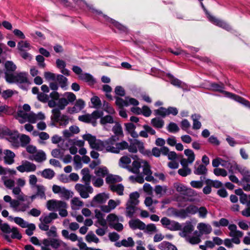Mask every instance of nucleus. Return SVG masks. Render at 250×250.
<instances>
[{
  "label": "nucleus",
  "mask_w": 250,
  "mask_h": 250,
  "mask_svg": "<svg viewBox=\"0 0 250 250\" xmlns=\"http://www.w3.org/2000/svg\"><path fill=\"white\" fill-rule=\"evenodd\" d=\"M174 187L178 192L185 195H191L194 193V190L191 188H188L183 184L176 183L174 184Z\"/></svg>",
  "instance_id": "23"
},
{
  "label": "nucleus",
  "mask_w": 250,
  "mask_h": 250,
  "mask_svg": "<svg viewBox=\"0 0 250 250\" xmlns=\"http://www.w3.org/2000/svg\"><path fill=\"white\" fill-rule=\"evenodd\" d=\"M90 9L92 12L100 15L101 17L104 19L105 21L111 23L113 26L116 27L120 32H126L127 31V28L125 26H123L114 20L107 17L106 15H104L101 11H99L94 8H90Z\"/></svg>",
  "instance_id": "11"
},
{
  "label": "nucleus",
  "mask_w": 250,
  "mask_h": 250,
  "mask_svg": "<svg viewBox=\"0 0 250 250\" xmlns=\"http://www.w3.org/2000/svg\"><path fill=\"white\" fill-rule=\"evenodd\" d=\"M80 132L79 128L76 125H71L68 129L63 131V135L65 138H70L74 134H78Z\"/></svg>",
  "instance_id": "31"
},
{
  "label": "nucleus",
  "mask_w": 250,
  "mask_h": 250,
  "mask_svg": "<svg viewBox=\"0 0 250 250\" xmlns=\"http://www.w3.org/2000/svg\"><path fill=\"white\" fill-rule=\"evenodd\" d=\"M118 137L112 136L104 141V150L108 152L118 153L121 150L126 149L128 143L125 141L118 143Z\"/></svg>",
  "instance_id": "2"
},
{
  "label": "nucleus",
  "mask_w": 250,
  "mask_h": 250,
  "mask_svg": "<svg viewBox=\"0 0 250 250\" xmlns=\"http://www.w3.org/2000/svg\"><path fill=\"white\" fill-rule=\"evenodd\" d=\"M42 250H69V247L62 241L56 238L44 239L42 241Z\"/></svg>",
  "instance_id": "3"
},
{
  "label": "nucleus",
  "mask_w": 250,
  "mask_h": 250,
  "mask_svg": "<svg viewBox=\"0 0 250 250\" xmlns=\"http://www.w3.org/2000/svg\"><path fill=\"white\" fill-rule=\"evenodd\" d=\"M85 240L87 242H94L98 243L99 241V238L92 232H88L85 237Z\"/></svg>",
  "instance_id": "62"
},
{
  "label": "nucleus",
  "mask_w": 250,
  "mask_h": 250,
  "mask_svg": "<svg viewBox=\"0 0 250 250\" xmlns=\"http://www.w3.org/2000/svg\"><path fill=\"white\" fill-rule=\"evenodd\" d=\"M9 219L14 222L19 226L22 228H26L27 226L28 222L23 220L22 218L19 217H12L11 216H9Z\"/></svg>",
  "instance_id": "41"
},
{
  "label": "nucleus",
  "mask_w": 250,
  "mask_h": 250,
  "mask_svg": "<svg viewBox=\"0 0 250 250\" xmlns=\"http://www.w3.org/2000/svg\"><path fill=\"white\" fill-rule=\"evenodd\" d=\"M76 190L83 198H87L89 194L93 192V188L89 184H76L75 186Z\"/></svg>",
  "instance_id": "10"
},
{
  "label": "nucleus",
  "mask_w": 250,
  "mask_h": 250,
  "mask_svg": "<svg viewBox=\"0 0 250 250\" xmlns=\"http://www.w3.org/2000/svg\"><path fill=\"white\" fill-rule=\"evenodd\" d=\"M45 119V115L42 112L35 114L32 112L28 113L26 122L32 124L35 123L38 120H43Z\"/></svg>",
  "instance_id": "26"
},
{
  "label": "nucleus",
  "mask_w": 250,
  "mask_h": 250,
  "mask_svg": "<svg viewBox=\"0 0 250 250\" xmlns=\"http://www.w3.org/2000/svg\"><path fill=\"white\" fill-rule=\"evenodd\" d=\"M12 193L15 195H18L17 197V199H12L9 195H5L3 197L4 201L6 203L10 204V206L12 209L17 212H22V211L17 210V208H19L21 205L25 204V201L21 200L19 198L21 195H24L21 191V188L19 187H13L12 188Z\"/></svg>",
  "instance_id": "5"
},
{
  "label": "nucleus",
  "mask_w": 250,
  "mask_h": 250,
  "mask_svg": "<svg viewBox=\"0 0 250 250\" xmlns=\"http://www.w3.org/2000/svg\"><path fill=\"white\" fill-rule=\"evenodd\" d=\"M85 106L84 102L82 99L78 100L73 107V111L78 112L83 109Z\"/></svg>",
  "instance_id": "50"
},
{
  "label": "nucleus",
  "mask_w": 250,
  "mask_h": 250,
  "mask_svg": "<svg viewBox=\"0 0 250 250\" xmlns=\"http://www.w3.org/2000/svg\"><path fill=\"white\" fill-rule=\"evenodd\" d=\"M17 114L18 117L20 118V119H19V121L21 124L26 122V119H27L28 115V113H27V112L23 111L21 109H20L18 110Z\"/></svg>",
  "instance_id": "54"
},
{
  "label": "nucleus",
  "mask_w": 250,
  "mask_h": 250,
  "mask_svg": "<svg viewBox=\"0 0 250 250\" xmlns=\"http://www.w3.org/2000/svg\"><path fill=\"white\" fill-rule=\"evenodd\" d=\"M0 229L4 233L10 234L11 233V237L12 238H17L20 240L22 237L21 235L19 232L17 228L13 227L11 228L7 223H2V220L0 219Z\"/></svg>",
  "instance_id": "9"
},
{
  "label": "nucleus",
  "mask_w": 250,
  "mask_h": 250,
  "mask_svg": "<svg viewBox=\"0 0 250 250\" xmlns=\"http://www.w3.org/2000/svg\"><path fill=\"white\" fill-rule=\"evenodd\" d=\"M3 157L4 162L7 165H12L14 163L15 153L9 149L4 150Z\"/></svg>",
  "instance_id": "27"
},
{
  "label": "nucleus",
  "mask_w": 250,
  "mask_h": 250,
  "mask_svg": "<svg viewBox=\"0 0 250 250\" xmlns=\"http://www.w3.org/2000/svg\"><path fill=\"white\" fill-rule=\"evenodd\" d=\"M79 78L80 80L87 83L90 86L93 85L96 83L95 79L89 73H85L81 74Z\"/></svg>",
  "instance_id": "32"
},
{
  "label": "nucleus",
  "mask_w": 250,
  "mask_h": 250,
  "mask_svg": "<svg viewBox=\"0 0 250 250\" xmlns=\"http://www.w3.org/2000/svg\"><path fill=\"white\" fill-rule=\"evenodd\" d=\"M116 104L119 107H124L128 106L130 105H137L139 104V102L135 99L126 97L125 99L119 97L116 98Z\"/></svg>",
  "instance_id": "18"
},
{
  "label": "nucleus",
  "mask_w": 250,
  "mask_h": 250,
  "mask_svg": "<svg viewBox=\"0 0 250 250\" xmlns=\"http://www.w3.org/2000/svg\"><path fill=\"white\" fill-rule=\"evenodd\" d=\"M95 217L98 219V222L101 226H105L106 224V222L104 218V214L100 211L98 209H96L95 211Z\"/></svg>",
  "instance_id": "55"
},
{
  "label": "nucleus",
  "mask_w": 250,
  "mask_h": 250,
  "mask_svg": "<svg viewBox=\"0 0 250 250\" xmlns=\"http://www.w3.org/2000/svg\"><path fill=\"white\" fill-rule=\"evenodd\" d=\"M5 78L6 81L8 80V78L10 76H12L14 74V72L17 68L16 65L12 61H6L5 63Z\"/></svg>",
  "instance_id": "24"
},
{
  "label": "nucleus",
  "mask_w": 250,
  "mask_h": 250,
  "mask_svg": "<svg viewBox=\"0 0 250 250\" xmlns=\"http://www.w3.org/2000/svg\"><path fill=\"white\" fill-rule=\"evenodd\" d=\"M16 169L21 173L32 172L36 171L37 166L35 164L27 160L21 161V165L17 167Z\"/></svg>",
  "instance_id": "14"
},
{
  "label": "nucleus",
  "mask_w": 250,
  "mask_h": 250,
  "mask_svg": "<svg viewBox=\"0 0 250 250\" xmlns=\"http://www.w3.org/2000/svg\"><path fill=\"white\" fill-rule=\"evenodd\" d=\"M52 191L54 193L59 194V196L63 199L68 200L72 196V192L63 187L54 185L52 187Z\"/></svg>",
  "instance_id": "17"
},
{
  "label": "nucleus",
  "mask_w": 250,
  "mask_h": 250,
  "mask_svg": "<svg viewBox=\"0 0 250 250\" xmlns=\"http://www.w3.org/2000/svg\"><path fill=\"white\" fill-rule=\"evenodd\" d=\"M184 153L188 157V163L192 164L195 160V154L193 151L189 149H186L184 151Z\"/></svg>",
  "instance_id": "64"
},
{
  "label": "nucleus",
  "mask_w": 250,
  "mask_h": 250,
  "mask_svg": "<svg viewBox=\"0 0 250 250\" xmlns=\"http://www.w3.org/2000/svg\"><path fill=\"white\" fill-rule=\"evenodd\" d=\"M18 48L20 52L27 51L30 49V45L27 42L20 41L18 43Z\"/></svg>",
  "instance_id": "57"
},
{
  "label": "nucleus",
  "mask_w": 250,
  "mask_h": 250,
  "mask_svg": "<svg viewBox=\"0 0 250 250\" xmlns=\"http://www.w3.org/2000/svg\"><path fill=\"white\" fill-rule=\"evenodd\" d=\"M158 248L161 250H177L174 245L167 241L161 242L158 246Z\"/></svg>",
  "instance_id": "37"
},
{
  "label": "nucleus",
  "mask_w": 250,
  "mask_h": 250,
  "mask_svg": "<svg viewBox=\"0 0 250 250\" xmlns=\"http://www.w3.org/2000/svg\"><path fill=\"white\" fill-rule=\"evenodd\" d=\"M62 235L66 239H69L73 242L77 241L78 239L77 235L73 233H69L68 230L63 229L62 231Z\"/></svg>",
  "instance_id": "44"
},
{
  "label": "nucleus",
  "mask_w": 250,
  "mask_h": 250,
  "mask_svg": "<svg viewBox=\"0 0 250 250\" xmlns=\"http://www.w3.org/2000/svg\"><path fill=\"white\" fill-rule=\"evenodd\" d=\"M137 208V207L131 206L126 204L125 211L126 216L129 218L132 217Z\"/></svg>",
  "instance_id": "53"
},
{
  "label": "nucleus",
  "mask_w": 250,
  "mask_h": 250,
  "mask_svg": "<svg viewBox=\"0 0 250 250\" xmlns=\"http://www.w3.org/2000/svg\"><path fill=\"white\" fill-rule=\"evenodd\" d=\"M197 229L198 231V232L201 236L203 235H208L212 231V228L211 225L206 223H199L198 224Z\"/></svg>",
  "instance_id": "21"
},
{
  "label": "nucleus",
  "mask_w": 250,
  "mask_h": 250,
  "mask_svg": "<svg viewBox=\"0 0 250 250\" xmlns=\"http://www.w3.org/2000/svg\"><path fill=\"white\" fill-rule=\"evenodd\" d=\"M81 174L82 175V178L81 181L84 184L90 185L91 179L92 176L90 174V171L88 168H84L81 170Z\"/></svg>",
  "instance_id": "33"
},
{
  "label": "nucleus",
  "mask_w": 250,
  "mask_h": 250,
  "mask_svg": "<svg viewBox=\"0 0 250 250\" xmlns=\"http://www.w3.org/2000/svg\"><path fill=\"white\" fill-rule=\"evenodd\" d=\"M1 180L3 182L4 185L8 188L12 189L15 186V181L5 176H3L1 177Z\"/></svg>",
  "instance_id": "47"
},
{
  "label": "nucleus",
  "mask_w": 250,
  "mask_h": 250,
  "mask_svg": "<svg viewBox=\"0 0 250 250\" xmlns=\"http://www.w3.org/2000/svg\"><path fill=\"white\" fill-rule=\"evenodd\" d=\"M201 6L204 10L206 12L208 18L211 22L228 31H229L231 29L230 26L228 23L224 22V21L216 19L215 17L209 14V13L207 11L204 5L202 2H201Z\"/></svg>",
  "instance_id": "12"
},
{
  "label": "nucleus",
  "mask_w": 250,
  "mask_h": 250,
  "mask_svg": "<svg viewBox=\"0 0 250 250\" xmlns=\"http://www.w3.org/2000/svg\"><path fill=\"white\" fill-rule=\"evenodd\" d=\"M112 130L115 134L114 136H116L118 138L120 136L123 135L122 126L120 124L118 123L113 127Z\"/></svg>",
  "instance_id": "60"
},
{
  "label": "nucleus",
  "mask_w": 250,
  "mask_h": 250,
  "mask_svg": "<svg viewBox=\"0 0 250 250\" xmlns=\"http://www.w3.org/2000/svg\"><path fill=\"white\" fill-rule=\"evenodd\" d=\"M173 214L176 217H180L182 219H185L188 217L186 208L181 209H174L173 210Z\"/></svg>",
  "instance_id": "52"
},
{
  "label": "nucleus",
  "mask_w": 250,
  "mask_h": 250,
  "mask_svg": "<svg viewBox=\"0 0 250 250\" xmlns=\"http://www.w3.org/2000/svg\"><path fill=\"white\" fill-rule=\"evenodd\" d=\"M52 115L51 119L53 123L59 124L61 126H66L69 123V118L67 116L61 114L60 109L58 108L53 109Z\"/></svg>",
  "instance_id": "8"
},
{
  "label": "nucleus",
  "mask_w": 250,
  "mask_h": 250,
  "mask_svg": "<svg viewBox=\"0 0 250 250\" xmlns=\"http://www.w3.org/2000/svg\"><path fill=\"white\" fill-rule=\"evenodd\" d=\"M144 203L151 212L154 213L155 212V208L152 206V204L153 203L156 204L157 203V201H153L151 197H147L146 198Z\"/></svg>",
  "instance_id": "51"
},
{
  "label": "nucleus",
  "mask_w": 250,
  "mask_h": 250,
  "mask_svg": "<svg viewBox=\"0 0 250 250\" xmlns=\"http://www.w3.org/2000/svg\"><path fill=\"white\" fill-rule=\"evenodd\" d=\"M229 221L228 219L222 218L219 221H214L212 222V225L216 228H219L220 227H227L229 226Z\"/></svg>",
  "instance_id": "45"
},
{
  "label": "nucleus",
  "mask_w": 250,
  "mask_h": 250,
  "mask_svg": "<svg viewBox=\"0 0 250 250\" xmlns=\"http://www.w3.org/2000/svg\"><path fill=\"white\" fill-rule=\"evenodd\" d=\"M95 173L99 177H104L108 175V169L106 167H100L95 171Z\"/></svg>",
  "instance_id": "56"
},
{
  "label": "nucleus",
  "mask_w": 250,
  "mask_h": 250,
  "mask_svg": "<svg viewBox=\"0 0 250 250\" xmlns=\"http://www.w3.org/2000/svg\"><path fill=\"white\" fill-rule=\"evenodd\" d=\"M65 206V202L56 200H50L47 202L46 207L50 211H57Z\"/></svg>",
  "instance_id": "19"
},
{
  "label": "nucleus",
  "mask_w": 250,
  "mask_h": 250,
  "mask_svg": "<svg viewBox=\"0 0 250 250\" xmlns=\"http://www.w3.org/2000/svg\"><path fill=\"white\" fill-rule=\"evenodd\" d=\"M201 235L198 233L197 230L194 232L193 235H188L186 237L187 242L192 245L198 244L201 242Z\"/></svg>",
  "instance_id": "30"
},
{
  "label": "nucleus",
  "mask_w": 250,
  "mask_h": 250,
  "mask_svg": "<svg viewBox=\"0 0 250 250\" xmlns=\"http://www.w3.org/2000/svg\"><path fill=\"white\" fill-rule=\"evenodd\" d=\"M0 133L7 136V139L15 147L20 146L19 142V135L17 131H12L6 127L0 128Z\"/></svg>",
  "instance_id": "6"
},
{
  "label": "nucleus",
  "mask_w": 250,
  "mask_h": 250,
  "mask_svg": "<svg viewBox=\"0 0 250 250\" xmlns=\"http://www.w3.org/2000/svg\"><path fill=\"white\" fill-rule=\"evenodd\" d=\"M207 168L206 166L203 165H200L194 170V173L196 175H204L207 173Z\"/></svg>",
  "instance_id": "61"
},
{
  "label": "nucleus",
  "mask_w": 250,
  "mask_h": 250,
  "mask_svg": "<svg viewBox=\"0 0 250 250\" xmlns=\"http://www.w3.org/2000/svg\"><path fill=\"white\" fill-rule=\"evenodd\" d=\"M205 183L207 185H209L211 187H213L216 188H220L222 187V183L218 180H212L210 179H207L205 181Z\"/></svg>",
  "instance_id": "63"
},
{
  "label": "nucleus",
  "mask_w": 250,
  "mask_h": 250,
  "mask_svg": "<svg viewBox=\"0 0 250 250\" xmlns=\"http://www.w3.org/2000/svg\"><path fill=\"white\" fill-rule=\"evenodd\" d=\"M109 198L108 194L105 193H100L94 197L92 201L91 205L92 206H97L99 205L104 204L106 202L107 200Z\"/></svg>",
  "instance_id": "22"
},
{
  "label": "nucleus",
  "mask_w": 250,
  "mask_h": 250,
  "mask_svg": "<svg viewBox=\"0 0 250 250\" xmlns=\"http://www.w3.org/2000/svg\"><path fill=\"white\" fill-rule=\"evenodd\" d=\"M194 229V226L190 222H188L183 227L180 235L184 237H187Z\"/></svg>",
  "instance_id": "35"
},
{
  "label": "nucleus",
  "mask_w": 250,
  "mask_h": 250,
  "mask_svg": "<svg viewBox=\"0 0 250 250\" xmlns=\"http://www.w3.org/2000/svg\"><path fill=\"white\" fill-rule=\"evenodd\" d=\"M30 137L26 135L25 134H21L20 136L19 135V142L20 146L22 147H25L27 146V145L30 142Z\"/></svg>",
  "instance_id": "48"
},
{
  "label": "nucleus",
  "mask_w": 250,
  "mask_h": 250,
  "mask_svg": "<svg viewBox=\"0 0 250 250\" xmlns=\"http://www.w3.org/2000/svg\"><path fill=\"white\" fill-rule=\"evenodd\" d=\"M41 175L42 177L45 179H51L55 176V172L50 168H46L42 171Z\"/></svg>",
  "instance_id": "49"
},
{
  "label": "nucleus",
  "mask_w": 250,
  "mask_h": 250,
  "mask_svg": "<svg viewBox=\"0 0 250 250\" xmlns=\"http://www.w3.org/2000/svg\"><path fill=\"white\" fill-rule=\"evenodd\" d=\"M83 138L88 141L91 148L99 151L104 150V141L97 139L95 136L90 134L84 135Z\"/></svg>",
  "instance_id": "7"
},
{
  "label": "nucleus",
  "mask_w": 250,
  "mask_h": 250,
  "mask_svg": "<svg viewBox=\"0 0 250 250\" xmlns=\"http://www.w3.org/2000/svg\"><path fill=\"white\" fill-rule=\"evenodd\" d=\"M29 159L32 161H35L38 163H41L45 161L46 159V157L44 152L42 150H40L37 151L34 154L30 156Z\"/></svg>",
  "instance_id": "28"
},
{
  "label": "nucleus",
  "mask_w": 250,
  "mask_h": 250,
  "mask_svg": "<svg viewBox=\"0 0 250 250\" xmlns=\"http://www.w3.org/2000/svg\"><path fill=\"white\" fill-rule=\"evenodd\" d=\"M57 217L58 214L56 213L50 212L47 215L42 216L40 218V220L41 222H43L48 224L51 223L53 220L57 218Z\"/></svg>",
  "instance_id": "34"
},
{
  "label": "nucleus",
  "mask_w": 250,
  "mask_h": 250,
  "mask_svg": "<svg viewBox=\"0 0 250 250\" xmlns=\"http://www.w3.org/2000/svg\"><path fill=\"white\" fill-rule=\"evenodd\" d=\"M161 223L164 228L171 231L180 230L181 228L179 223L173 220H171L166 217H163L161 219Z\"/></svg>",
  "instance_id": "16"
},
{
  "label": "nucleus",
  "mask_w": 250,
  "mask_h": 250,
  "mask_svg": "<svg viewBox=\"0 0 250 250\" xmlns=\"http://www.w3.org/2000/svg\"><path fill=\"white\" fill-rule=\"evenodd\" d=\"M142 162H144V161H140V160H135L134 161L132 164V167L130 169V170L132 172L134 173H138L139 172V169L141 167V166L143 165Z\"/></svg>",
  "instance_id": "46"
},
{
  "label": "nucleus",
  "mask_w": 250,
  "mask_h": 250,
  "mask_svg": "<svg viewBox=\"0 0 250 250\" xmlns=\"http://www.w3.org/2000/svg\"><path fill=\"white\" fill-rule=\"evenodd\" d=\"M71 208L73 209H79L83 205V203L78 197L73 198L71 201Z\"/></svg>",
  "instance_id": "43"
},
{
  "label": "nucleus",
  "mask_w": 250,
  "mask_h": 250,
  "mask_svg": "<svg viewBox=\"0 0 250 250\" xmlns=\"http://www.w3.org/2000/svg\"><path fill=\"white\" fill-rule=\"evenodd\" d=\"M122 180V178L116 175L108 174L106 177L105 181L108 184L113 185L115 183L121 182Z\"/></svg>",
  "instance_id": "38"
},
{
  "label": "nucleus",
  "mask_w": 250,
  "mask_h": 250,
  "mask_svg": "<svg viewBox=\"0 0 250 250\" xmlns=\"http://www.w3.org/2000/svg\"><path fill=\"white\" fill-rule=\"evenodd\" d=\"M128 151L131 153H136L138 149L140 152H143L144 143L137 139H134L130 142V145H128Z\"/></svg>",
  "instance_id": "20"
},
{
  "label": "nucleus",
  "mask_w": 250,
  "mask_h": 250,
  "mask_svg": "<svg viewBox=\"0 0 250 250\" xmlns=\"http://www.w3.org/2000/svg\"><path fill=\"white\" fill-rule=\"evenodd\" d=\"M37 191L36 194L29 196L26 195H21L19 199L21 200L25 201V204L21 205L19 208H17V210L25 211L30 207V205L33 200L37 197H39L41 199H45L46 196L45 194V188L42 185L36 186L35 187Z\"/></svg>",
  "instance_id": "1"
},
{
  "label": "nucleus",
  "mask_w": 250,
  "mask_h": 250,
  "mask_svg": "<svg viewBox=\"0 0 250 250\" xmlns=\"http://www.w3.org/2000/svg\"><path fill=\"white\" fill-rule=\"evenodd\" d=\"M210 89L214 91L219 92L225 95L227 97L234 99L236 101L250 107V102L245 99L230 92L224 90V85L223 83H212L210 85Z\"/></svg>",
  "instance_id": "4"
},
{
  "label": "nucleus",
  "mask_w": 250,
  "mask_h": 250,
  "mask_svg": "<svg viewBox=\"0 0 250 250\" xmlns=\"http://www.w3.org/2000/svg\"><path fill=\"white\" fill-rule=\"evenodd\" d=\"M56 81L62 89L66 90L67 86V79L62 75H57Z\"/></svg>",
  "instance_id": "42"
},
{
  "label": "nucleus",
  "mask_w": 250,
  "mask_h": 250,
  "mask_svg": "<svg viewBox=\"0 0 250 250\" xmlns=\"http://www.w3.org/2000/svg\"><path fill=\"white\" fill-rule=\"evenodd\" d=\"M139 194L137 192H132L129 195V199L126 203L127 204L137 207L139 203L138 198Z\"/></svg>",
  "instance_id": "36"
},
{
  "label": "nucleus",
  "mask_w": 250,
  "mask_h": 250,
  "mask_svg": "<svg viewBox=\"0 0 250 250\" xmlns=\"http://www.w3.org/2000/svg\"><path fill=\"white\" fill-rule=\"evenodd\" d=\"M109 188L111 191L116 192L119 195L124 194V187L121 184L110 185Z\"/></svg>",
  "instance_id": "40"
},
{
  "label": "nucleus",
  "mask_w": 250,
  "mask_h": 250,
  "mask_svg": "<svg viewBox=\"0 0 250 250\" xmlns=\"http://www.w3.org/2000/svg\"><path fill=\"white\" fill-rule=\"evenodd\" d=\"M27 75V73L25 72L15 73L8 78L7 82L9 83H28Z\"/></svg>",
  "instance_id": "15"
},
{
  "label": "nucleus",
  "mask_w": 250,
  "mask_h": 250,
  "mask_svg": "<svg viewBox=\"0 0 250 250\" xmlns=\"http://www.w3.org/2000/svg\"><path fill=\"white\" fill-rule=\"evenodd\" d=\"M191 119L193 120L192 128L193 129H199L201 127V123L199 122L201 116L200 114H194L191 115Z\"/></svg>",
  "instance_id": "39"
},
{
  "label": "nucleus",
  "mask_w": 250,
  "mask_h": 250,
  "mask_svg": "<svg viewBox=\"0 0 250 250\" xmlns=\"http://www.w3.org/2000/svg\"><path fill=\"white\" fill-rule=\"evenodd\" d=\"M91 114V118L93 121V125L95 126L96 124V120L102 118L103 115V112L102 111L95 110L93 111Z\"/></svg>",
  "instance_id": "58"
},
{
  "label": "nucleus",
  "mask_w": 250,
  "mask_h": 250,
  "mask_svg": "<svg viewBox=\"0 0 250 250\" xmlns=\"http://www.w3.org/2000/svg\"><path fill=\"white\" fill-rule=\"evenodd\" d=\"M229 230V236L232 237V243L239 244L240 243V238L243 235V233L237 229V226L235 224H230L228 227Z\"/></svg>",
  "instance_id": "13"
},
{
  "label": "nucleus",
  "mask_w": 250,
  "mask_h": 250,
  "mask_svg": "<svg viewBox=\"0 0 250 250\" xmlns=\"http://www.w3.org/2000/svg\"><path fill=\"white\" fill-rule=\"evenodd\" d=\"M120 203L121 202L119 200L115 201L112 199H110L108 202V205L102 206L101 207V209L104 212L108 213L115 209L117 206L120 204Z\"/></svg>",
  "instance_id": "25"
},
{
  "label": "nucleus",
  "mask_w": 250,
  "mask_h": 250,
  "mask_svg": "<svg viewBox=\"0 0 250 250\" xmlns=\"http://www.w3.org/2000/svg\"><path fill=\"white\" fill-rule=\"evenodd\" d=\"M151 123L154 127L161 128L163 127L164 122L161 119L155 118L151 120Z\"/></svg>",
  "instance_id": "59"
},
{
  "label": "nucleus",
  "mask_w": 250,
  "mask_h": 250,
  "mask_svg": "<svg viewBox=\"0 0 250 250\" xmlns=\"http://www.w3.org/2000/svg\"><path fill=\"white\" fill-rule=\"evenodd\" d=\"M130 227L133 229H139L144 230L146 228V224L139 219L131 220L129 222Z\"/></svg>",
  "instance_id": "29"
}]
</instances>
